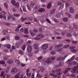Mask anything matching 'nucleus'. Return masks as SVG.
Wrapping results in <instances>:
<instances>
[{"instance_id":"obj_58","label":"nucleus","mask_w":78,"mask_h":78,"mask_svg":"<svg viewBox=\"0 0 78 78\" xmlns=\"http://www.w3.org/2000/svg\"><path fill=\"white\" fill-rule=\"evenodd\" d=\"M62 71V70L60 69H58L56 70V72H61Z\"/></svg>"},{"instance_id":"obj_19","label":"nucleus","mask_w":78,"mask_h":78,"mask_svg":"<svg viewBox=\"0 0 78 78\" xmlns=\"http://www.w3.org/2000/svg\"><path fill=\"white\" fill-rule=\"evenodd\" d=\"M63 46V44H60L57 45L55 46V48H59V47H62Z\"/></svg>"},{"instance_id":"obj_40","label":"nucleus","mask_w":78,"mask_h":78,"mask_svg":"<svg viewBox=\"0 0 78 78\" xmlns=\"http://www.w3.org/2000/svg\"><path fill=\"white\" fill-rule=\"evenodd\" d=\"M27 6L29 10V11H31V8L30 7V5L28 4L27 5Z\"/></svg>"},{"instance_id":"obj_2","label":"nucleus","mask_w":78,"mask_h":78,"mask_svg":"<svg viewBox=\"0 0 78 78\" xmlns=\"http://www.w3.org/2000/svg\"><path fill=\"white\" fill-rule=\"evenodd\" d=\"M55 58L54 57H51V58H49V59H47L46 61V62L47 63V64H49V63H50L52 61L51 60H54Z\"/></svg>"},{"instance_id":"obj_64","label":"nucleus","mask_w":78,"mask_h":78,"mask_svg":"<svg viewBox=\"0 0 78 78\" xmlns=\"http://www.w3.org/2000/svg\"><path fill=\"white\" fill-rule=\"evenodd\" d=\"M75 19H78V14H76L75 16Z\"/></svg>"},{"instance_id":"obj_23","label":"nucleus","mask_w":78,"mask_h":78,"mask_svg":"<svg viewBox=\"0 0 78 78\" xmlns=\"http://www.w3.org/2000/svg\"><path fill=\"white\" fill-rule=\"evenodd\" d=\"M66 16H68L69 18H72V15H71L68 12L66 13Z\"/></svg>"},{"instance_id":"obj_41","label":"nucleus","mask_w":78,"mask_h":78,"mask_svg":"<svg viewBox=\"0 0 78 78\" xmlns=\"http://www.w3.org/2000/svg\"><path fill=\"white\" fill-rule=\"evenodd\" d=\"M31 41H29L27 42V46H29V44H31Z\"/></svg>"},{"instance_id":"obj_56","label":"nucleus","mask_w":78,"mask_h":78,"mask_svg":"<svg viewBox=\"0 0 78 78\" xmlns=\"http://www.w3.org/2000/svg\"><path fill=\"white\" fill-rule=\"evenodd\" d=\"M72 42L73 44H77L78 41H72Z\"/></svg>"},{"instance_id":"obj_1","label":"nucleus","mask_w":78,"mask_h":78,"mask_svg":"<svg viewBox=\"0 0 78 78\" xmlns=\"http://www.w3.org/2000/svg\"><path fill=\"white\" fill-rule=\"evenodd\" d=\"M78 69V66L75 67L73 69L71 70L72 73H75L76 72V71Z\"/></svg>"},{"instance_id":"obj_17","label":"nucleus","mask_w":78,"mask_h":78,"mask_svg":"<svg viewBox=\"0 0 78 78\" xmlns=\"http://www.w3.org/2000/svg\"><path fill=\"white\" fill-rule=\"evenodd\" d=\"M70 12L71 13H74V10H73V9L72 7H70Z\"/></svg>"},{"instance_id":"obj_60","label":"nucleus","mask_w":78,"mask_h":78,"mask_svg":"<svg viewBox=\"0 0 78 78\" xmlns=\"http://www.w3.org/2000/svg\"><path fill=\"white\" fill-rule=\"evenodd\" d=\"M76 64V61H74L72 62V64H73V65H75Z\"/></svg>"},{"instance_id":"obj_35","label":"nucleus","mask_w":78,"mask_h":78,"mask_svg":"<svg viewBox=\"0 0 78 78\" xmlns=\"http://www.w3.org/2000/svg\"><path fill=\"white\" fill-rule=\"evenodd\" d=\"M4 73H5V72H4V71H2V72H1V74L0 75L1 77H3V75H4Z\"/></svg>"},{"instance_id":"obj_21","label":"nucleus","mask_w":78,"mask_h":78,"mask_svg":"<svg viewBox=\"0 0 78 78\" xmlns=\"http://www.w3.org/2000/svg\"><path fill=\"white\" fill-rule=\"evenodd\" d=\"M34 48L35 49H39V45L36 44L34 45Z\"/></svg>"},{"instance_id":"obj_10","label":"nucleus","mask_w":78,"mask_h":78,"mask_svg":"<svg viewBox=\"0 0 78 78\" xmlns=\"http://www.w3.org/2000/svg\"><path fill=\"white\" fill-rule=\"evenodd\" d=\"M29 32L32 36H34L36 35V33L33 32L31 30H30Z\"/></svg>"},{"instance_id":"obj_59","label":"nucleus","mask_w":78,"mask_h":78,"mask_svg":"<svg viewBox=\"0 0 78 78\" xmlns=\"http://www.w3.org/2000/svg\"><path fill=\"white\" fill-rule=\"evenodd\" d=\"M39 31L40 32H42V28L39 27Z\"/></svg>"},{"instance_id":"obj_46","label":"nucleus","mask_w":78,"mask_h":78,"mask_svg":"<svg viewBox=\"0 0 78 78\" xmlns=\"http://www.w3.org/2000/svg\"><path fill=\"white\" fill-rule=\"evenodd\" d=\"M54 21L55 22V23H58L59 21L57 20L54 19Z\"/></svg>"},{"instance_id":"obj_63","label":"nucleus","mask_w":78,"mask_h":78,"mask_svg":"<svg viewBox=\"0 0 78 78\" xmlns=\"http://www.w3.org/2000/svg\"><path fill=\"white\" fill-rule=\"evenodd\" d=\"M23 32V28H22L20 29V32L21 33H22V32Z\"/></svg>"},{"instance_id":"obj_51","label":"nucleus","mask_w":78,"mask_h":78,"mask_svg":"<svg viewBox=\"0 0 78 78\" xmlns=\"http://www.w3.org/2000/svg\"><path fill=\"white\" fill-rule=\"evenodd\" d=\"M19 53H20V54L21 55H23V52L21 50H20V51H19Z\"/></svg>"},{"instance_id":"obj_53","label":"nucleus","mask_w":78,"mask_h":78,"mask_svg":"<svg viewBox=\"0 0 78 78\" xmlns=\"http://www.w3.org/2000/svg\"><path fill=\"white\" fill-rule=\"evenodd\" d=\"M4 24H5V25H7V26H9V25H10V23H5Z\"/></svg>"},{"instance_id":"obj_37","label":"nucleus","mask_w":78,"mask_h":78,"mask_svg":"<svg viewBox=\"0 0 78 78\" xmlns=\"http://www.w3.org/2000/svg\"><path fill=\"white\" fill-rule=\"evenodd\" d=\"M5 63V61H0V64H4Z\"/></svg>"},{"instance_id":"obj_38","label":"nucleus","mask_w":78,"mask_h":78,"mask_svg":"<svg viewBox=\"0 0 78 78\" xmlns=\"http://www.w3.org/2000/svg\"><path fill=\"white\" fill-rule=\"evenodd\" d=\"M25 48H26V45L24 44L22 47V49L23 50H25Z\"/></svg>"},{"instance_id":"obj_32","label":"nucleus","mask_w":78,"mask_h":78,"mask_svg":"<svg viewBox=\"0 0 78 78\" xmlns=\"http://www.w3.org/2000/svg\"><path fill=\"white\" fill-rule=\"evenodd\" d=\"M34 33H37V32H38V30H37L36 28H34Z\"/></svg>"},{"instance_id":"obj_4","label":"nucleus","mask_w":78,"mask_h":78,"mask_svg":"<svg viewBox=\"0 0 78 78\" xmlns=\"http://www.w3.org/2000/svg\"><path fill=\"white\" fill-rule=\"evenodd\" d=\"M17 72V69L16 67H14L12 69L11 72L12 74H14Z\"/></svg>"},{"instance_id":"obj_7","label":"nucleus","mask_w":78,"mask_h":78,"mask_svg":"<svg viewBox=\"0 0 78 78\" xmlns=\"http://www.w3.org/2000/svg\"><path fill=\"white\" fill-rule=\"evenodd\" d=\"M13 62H14V61H13V60L11 59L8 60L7 61V63L9 64H13Z\"/></svg>"},{"instance_id":"obj_45","label":"nucleus","mask_w":78,"mask_h":78,"mask_svg":"<svg viewBox=\"0 0 78 78\" xmlns=\"http://www.w3.org/2000/svg\"><path fill=\"white\" fill-rule=\"evenodd\" d=\"M27 75L28 76V77H30V76H31V73H29V74L28 73H27Z\"/></svg>"},{"instance_id":"obj_16","label":"nucleus","mask_w":78,"mask_h":78,"mask_svg":"<svg viewBox=\"0 0 78 78\" xmlns=\"http://www.w3.org/2000/svg\"><path fill=\"white\" fill-rule=\"evenodd\" d=\"M77 51H78V49H72L71 50V51H72L73 52L75 53V52H76Z\"/></svg>"},{"instance_id":"obj_57","label":"nucleus","mask_w":78,"mask_h":78,"mask_svg":"<svg viewBox=\"0 0 78 78\" xmlns=\"http://www.w3.org/2000/svg\"><path fill=\"white\" fill-rule=\"evenodd\" d=\"M14 16L15 17H19V16H20V15L18 14H15Z\"/></svg>"},{"instance_id":"obj_48","label":"nucleus","mask_w":78,"mask_h":78,"mask_svg":"<svg viewBox=\"0 0 78 78\" xmlns=\"http://www.w3.org/2000/svg\"><path fill=\"white\" fill-rule=\"evenodd\" d=\"M6 47L8 48H10V47H11V45H9V44H8L6 45Z\"/></svg>"},{"instance_id":"obj_22","label":"nucleus","mask_w":78,"mask_h":78,"mask_svg":"<svg viewBox=\"0 0 78 78\" xmlns=\"http://www.w3.org/2000/svg\"><path fill=\"white\" fill-rule=\"evenodd\" d=\"M63 21L65 22H67L68 21V18L67 17H65L63 19Z\"/></svg>"},{"instance_id":"obj_49","label":"nucleus","mask_w":78,"mask_h":78,"mask_svg":"<svg viewBox=\"0 0 78 78\" xmlns=\"http://www.w3.org/2000/svg\"><path fill=\"white\" fill-rule=\"evenodd\" d=\"M28 19L30 21H32L33 20V17H29Z\"/></svg>"},{"instance_id":"obj_8","label":"nucleus","mask_w":78,"mask_h":78,"mask_svg":"<svg viewBox=\"0 0 78 78\" xmlns=\"http://www.w3.org/2000/svg\"><path fill=\"white\" fill-rule=\"evenodd\" d=\"M45 11V9L41 8L38 10V12H44Z\"/></svg>"},{"instance_id":"obj_43","label":"nucleus","mask_w":78,"mask_h":78,"mask_svg":"<svg viewBox=\"0 0 78 78\" xmlns=\"http://www.w3.org/2000/svg\"><path fill=\"white\" fill-rule=\"evenodd\" d=\"M11 19L12 20H16V18L14 16H12Z\"/></svg>"},{"instance_id":"obj_29","label":"nucleus","mask_w":78,"mask_h":78,"mask_svg":"<svg viewBox=\"0 0 78 78\" xmlns=\"http://www.w3.org/2000/svg\"><path fill=\"white\" fill-rule=\"evenodd\" d=\"M23 40H21L20 41V42L19 43V45H21L22 44V43H23Z\"/></svg>"},{"instance_id":"obj_9","label":"nucleus","mask_w":78,"mask_h":78,"mask_svg":"<svg viewBox=\"0 0 78 78\" xmlns=\"http://www.w3.org/2000/svg\"><path fill=\"white\" fill-rule=\"evenodd\" d=\"M14 6H15L16 8L18 9L19 8L20 5H19V2H17L14 5Z\"/></svg>"},{"instance_id":"obj_5","label":"nucleus","mask_w":78,"mask_h":78,"mask_svg":"<svg viewBox=\"0 0 78 78\" xmlns=\"http://www.w3.org/2000/svg\"><path fill=\"white\" fill-rule=\"evenodd\" d=\"M31 50H32V46L31 45L28 46L27 48V51L29 53H31Z\"/></svg>"},{"instance_id":"obj_20","label":"nucleus","mask_w":78,"mask_h":78,"mask_svg":"<svg viewBox=\"0 0 78 78\" xmlns=\"http://www.w3.org/2000/svg\"><path fill=\"white\" fill-rule=\"evenodd\" d=\"M70 70V69H66L65 70V72H64V73H65V74H66L67 73H68V72H69V70Z\"/></svg>"},{"instance_id":"obj_3","label":"nucleus","mask_w":78,"mask_h":78,"mask_svg":"<svg viewBox=\"0 0 78 78\" xmlns=\"http://www.w3.org/2000/svg\"><path fill=\"white\" fill-rule=\"evenodd\" d=\"M48 44H44L42 46V48L43 50H45L48 48Z\"/></svg>"},{"instance_id":"obj_14","label":"nucleus","mask_w":78,"mask_h":78,"mask_svg":"<svg viewBox=\"0 0 78 78\" xmlns=\"http://www.w3.org/2000/svg\"><path fill=\"white\" fill-rule=\"evenodd\" d=\"M51 3L50 2L49 3L48 6H47V8L48 9H50V8H51Z\"/></svg>"},{"instance_id":"obj_44","label":"nucleus","mask_w":78,"mask_h":78,"mask_svg":"<svg viewBox=\"0 0 78 78\" xmlns=\"http://www.w3.org/2000/svg\"><path fill=\"white\" fill-rule=\"evenodd\" d=\"M51 55H55V52L54 51H51Z\"/></svg>"},{"instance_id":"obj_24","label":"nucleus","mask_w":78,"mask_h":78,"mask_svg":"<svg viewBox=\"0 0 78 78\" xmlns=\"http://www.w3.org/2000/svg\"><path fill=\"white\" fill-rule=\"evenodd\" d=\"M66 16H68L69 18H72V15H71L68 12L66 13Z\"/></svg>"},{"instance_id":"obj_54","label":"nucleus","mask_w":78,"mask_h":78,"mask_svg":"<svg viewBox=\"0 0 78 78\" xmlns=\"http://www.w3.org/2000/svg\"><path fill=\"white\" fill-rule=\"evenodd\" d=\"M38 37H43L44 36L40 34L37 36Z\"/></svg>"},{"instance_id":"obj_34","label":"nucleus","mask_w":78,"mask_h":78,"mask_svg":"<svg viewBox=\"0 0 78 78\" xmlns=\"http://www.w3.org/2000/svg\"><path fill=\"white\" fill-rule=\"evenodd\" d=\"M61 58H62V57H59L56 60L57 61H61V60H62Z\"/></svg>"},{"instance_id":"obj_33","label":"nucleus","mask_w":78,"mask_h":78,"mask_svg":"<svg viewBox=\"0 0 78 78\" xmlns=\"http://www.w3.org/2000/svg\"><path fill=\"white\" fill-rule=\"evenodd\" d=\"M55 9L52 10L51 12V14H54L55 12Z\"/></svg>"},{"instance_id":"obj_50","label":"nucleus","mask_w":78,"mask_h":78,"mask_svg":"<svg viewBox=\"0 0 78 78\" xmlns=\"http://www.w3.org/2000/svg\"><path fill=\"white\" fill-rule=\"evenodd\" d=\"M23 11H24V12H27V10H26V9H25V6H23Z\"/></svg>"},{"instance_id":"obj_18","label":"nucleus","mask_w":78,"mask_h":78,"mask_svg":"<svg viewBox=\"0 0 78 78\" xmlns=\"http://www.w3.org/2000/svg\"><path fill=\"white\" fill-rule=\"evenodd\" d=\"M66 36L68 37H72V35H71V34L70 33H66Z\"/></svg>"},{"instance_id":"obj_31","label":"nucleus","mask_w":78,"mask_h":78,"mask_svg":"<svg viewBox=\"0 0 78 78\" xmlns=\"http://www.w3.org/2000/svg\"><path fill=\"white\" fill-rule=\"evenodd\" d=\"M0 14L2 15H6V12L4 11H2V12H1Z\"/></svg>"},{"instance_id":"obj_28","label":"nucleus","mask_w":78,"mask_h":78,"mask_svg":"<svg viewBox=\"0 0 78 78\" xmlns=\"http://www.w3.org/2000/svg\"><path fill=\"white\" fill-rule=\"evenodd\" d=\"M15 38L16 40H20V37L17 35L15 37Z\"/></svg>"},{"instance_id":"obj_27","label":"nucleus","mask_w":78,"mask_h":78,"mask_svg":"<svg viewBox=\"0 0 78 78\" xmlns=\"http://www.w3.org/2000/svg\"><path fill=\"white\" fill-rule=\"evenodd\" d=\"M4 5L5 6V8H6V9H8V4L6 2L4 3Z\"/></svg>"},{"instance_id":"obj_42","label":"nucleus","mask_w":78,"mask_h":78,"mask_svg":"<svg viewBox=\"0 0 78 78\" xmlns=\"http://www.w3.org/2000/svg\"><path fill=\"white\" fill-rule=\"evenodd\" d=\"M40 70L41 71V72H44V70H45V69H44V68L42 67L41 68Z\"/></svg>"},{"instance_id":"obj_36","label":"nucleus","mask_w":78,"mask_h":78,"mask_svg":"<svg viewBox=\"0 0 78 78\" xmlns=\"http://www.w3.org/2000/svg\"><path fill=\"white\" fill-rule=\"evenodd\" d=\"M39 8V6L38 5H36V7L34 8L35 10H37Z\"/></svg>"},{"instance_id":"obj_39","label":"nucleus","mask_w":78,"mask_h":78,"mask_svg":"<svg viewBox=\"0 0 78 78\" xmlns=\"http://www.w3.org/2000/svg\"><path fill=\"white\" fill-rule=\"evenodd\" d=\"M62 74V72H58L57 73V74L58 75V76H61Z\"/></svg>"},{"instance_id":"obj_55","label":"nucleus","mask_w":78,"mask_h":78,"mask_svg":"<svg viewBox=\"0 0 78 78\" xmlns=\"http://www.w3.org/2000/svg\"><path fill=\"white\" fill-rule=\"evenodd\" d=\"M60 14H56V16L57 17H58V18H59L60 17Z\"/></svg>"},{"instance_id":"obj_52","label":"nucleus","mask_w":78,"mask_h":78,"mask_svg":"<svg viewBox=\"0 0 78 78\" xmlns=\"http://www.w3.org/2000/svg\"><path fill=\"white\" fill-rule=\"evenodd\" d=\"M69 6V3L68 2H66V7L67 8V7H68Z\"/></svg>"},{"instance_id":"obj_26","label":"nucleus","mask_w":78,"mask_h":78,"mask_svg":"<svg viewBox=\"0 0 78 78\" xmlns=\"http://www.w3.org/2000/svg\"><path fill=\"white\" fill-rule=\"evenodd\" d=\"M20 45H19V43H17L15 45V47H16V48H19L20 47V46H19Z\"/></svg>"},{"instance_id":"obj_6","label":"nucleus","mask_w":78,"mask_h":78,"mask_svg":"<svg viewBox=\"0 0 78 78\" xmlns=\"http://www.w3.org/2000/svg\"><path fill=\"white\" fill-rule=\"evenodd\" d=\"M63 48H60L57 50V51L60 53L61 54H64V53H62L64 51Z\"/></svg>"},{"instance_id":"obj_47","label":"nucleus","mask_w":78,"mask_h":78,"mask_svg":"<svg viewBox=\"0 0 78 78\" xmlns=\"http://www.w3.org/2000/svg\"><path fill=\"white\" fill-rule=\"evenodd\" d=\"M47 22H48V23H51V22H50V20H49V19L46 18V19Z\"/></svg>"},{"instance_id":"obj_12","label":"nucleus","mask_w":78,"mask_h":78,"mask_svg":"<svg viewBox=\"0 0 78 78\" xmlns=\"http://www.w3.org/2000/svg\"><path fill=\"white\" fill-rule=\"evenodd\" d=\"M67 56H68V55H66L64 57L61 56V57H62V61H63L65 59H66V58L67 57Z\"/></svg>"},{"instance_id":"obj_11","label":"nucleus","mask_w":78,"mask_h":78,"mask_svg":"<svg viewBox=\"0 0 78 78\" xmlns=\"http://www.w3.org/2000/svg\"><path fill=\"white\" fill-rule=\"evenodd\" d=\"M21 22H23L25 21V20H27V18H24L23 16H22L21 17Z\"/></svg>"},{"instance_id":"obj_61","label":"nucleus","mask_w":78,"mask_h":78,"mask_svg":"<svg viewBox=\"0 0 78 78\" xmlns=\"http://www.w3.org/2000/svg\"><path fill=\"white\" fill-rule=\"evenodd\" d=\"M34 5V3L32 2L31 3H30V5L31 6H33Z\"/></svg>"},{"instance_id":"obj_15","label":"nucleus","mask_w":78,"mask_h":78,"mask_svg":"<svg viewBox=\"0 0 78 78\" xmlns=\"http://www.w3.org/2000/svg\"><path fill=\"white\" fill-rule=\"evenodd\" d=\"M73 58L72 57L70 59H69L66 62V63H68V64H69L70 62L71 61H72L73 60Z\"/></svg>"},{"instance_id":"obj_13","label":"nucleus","mask_w":78,"mask_h":78,"mask_svg":"<svg viewBox=\"0 0 78 78\" xmlns=\"http://www.w3.org/2000/svg\"><path fill=\"white\" fill-rule=\"evenodd\" d=\"M24 32L25 34H28V28H25L24 29Z\"/></svg>"},{"instance_id":"obj_30","label":"nucleus","mask_w":78,"mask_h":78,"mask_svg":"<svg viewBox=\"0 0 78 78\" xmlns=\"http://www.w3.org/2000/svg\"><path fill=\"white\" fill-rule=\"evenodd\" d=\"M36 77H39V78H41L42 77V76H41L40 74L37 73L36 76Z\"/></svg>"},{"instance_id":"obj_62","label":"nucleus","mask_w":78,"mask_h":78,"mask_svg":"<svg viewBox=\"0 0 78 78\" xmlns=\"http://www.w3.org/2000/svg\"><path fill=\"white\" fill-rule=\"evenodd\" d=\"M9 68H7V69L5 71L6 73H8V72H9Z\"/></svg>"},{"instance_id":"obj_25","label":"nucleus","mask_w":78,"mask_h":78,"mask_svg":"<svg viewBox=\"0 0 78 78\" xmlns=\"http://www.w3.org/2000/svg\"><path fill=\"white\" fill-rule=\"evenodd\" d=\"M11 3L13 5H14L16 3V1L15 0H12L11 2Z\"/></svg>"}]
</instances>
